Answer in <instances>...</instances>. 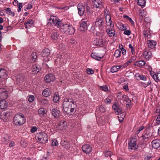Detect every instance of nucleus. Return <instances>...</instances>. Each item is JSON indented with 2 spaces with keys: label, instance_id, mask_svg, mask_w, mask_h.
I'll use <instances>...</instances> for the list:
<instances>
[{
  "label": "nucleus",
  "instance_id": "f257e3e1",
  "mask_svg": "<svg viewBox=\"0 0 160 160\" xmlns=\"http://www.w3.org/2000/svg\"><path fill=\"white\" fill-rule=\"evenodd\" d=\"M62 106L64 111L67 113L75 112L77 108L76 102L70 98H65Z\"/></svg>",
  "mask_w": 160,
  "mask_h": 160
},
{
  "label": "nucleus",
  "instance_id": "f03ea898",
  "mask_svg": "<svg viewBox=\"0 0 160 160\" xmlns=\"http://www.w3.org/2000/svg\"><path fill=\"white\" fill-rule=\"evenodd\" d=\"M50 21L51 23L53 24L58 27H60L59 29L61 32H67L69 25L65 24L62 25L61 24V21L59 20V19L55 16L51 17L50 19Z\"/></svg>",
  "mask_w": 160,
  "mask_h": 160
},
{
  "label": "nucleus",
  "instance_id": "7ed1b4c3",
  "mask_svg": "<svg viewBox=\"0 0 160 160\" xmlns=\"http://www.w3.org/2000/svg\"><path fill=\"white\" fill-rule=\"evenodd\" d=\"M78 13L80 16L84 15L88 18L91 12L90 8L87 5H83L82 3H79L78 6Z\"/></svg>",
  "mask_w": 160,
  "mask_h": 160
},
{
  "label": "nucleus",
  "instance_id": "20e7f679",
  "mask_svg": "<svg viewBox=\"0 0 160 160\" xmlns=\"http://www.w3.org/2000/svg\"><path fill=\"white\" fill-rule=\"evenodd\" d=\"M26 118L23 114H16L14 117L13 122L15 125L20 126L25 122Z\"/></svg>",
  "mask_w": 160,
  "mask_h": 160
},
{
  "label": "nucleus",
  "instance_id": "39448f33",
  "mask_svg": "<svg viewBox=\"0 0 160 160\" xmlns=\"http://www.w3.org/2000/svg\"><path fill=\"white\" fill-rule=\"evenodd\" d=\"M36 138L38 141L41 143H45L48 141V136L44 132L38 133L36 135Z\"/></svg>",
  "mask_w": 160,
  "mask_h": 160
},
{
  "label": "nucleus",
  "instance_id": "423d86ee",
  "mask_svg": "<svg viewBox=\"0 0 160 160\" xmlns=\"http://www.w3.org/2000/svg\"><path fill=\"white\" fill-rule=\"evenodd\" d=\"M137 138L136 137L132 138L128 143V149L130 150H136L138 148V145L136 143Z\"/></svg>",
  "mask_w": 160,
  "mask_h": 160
},
{
  "label": "nucleus",
  "instance_id": "0eeeda50",
  "mask_svg": "<svg viewBox=\"0 0 160 160\" xmlns=\"http://www.w3.org/2000/svg\"><path fill=\"white\" fill-rule=\"evenodd\" d=\"M105 22L104 19L102 17H98L95 22V27L102 29L105 25Z\"/></svg>",
  "mask_w": 160,
  "mask_h": 160
},
{
  "label": "nucleus",
  "instance_id": "6e6552de",
  "mask_svg": "<svg viewBox=\"0 0 160 160\" xmlns=\"http://www.w3.org/2000/svg\"><path fill=\"white\" fill-rule=\"evenodd\" d=\"M88 22L87 19H82L80 24V30L81 31H86L88 30Z\"/></svg>",
  "mask_w": 160,
  "mask_h": 160
},
{
  "label": "nucleus",
  "instance_id": "1a4fd4ad",
  "mask_svg": "<svg viewBox=\"0 0 160 160\" xmlns=\"http://www.w3.org/2000/svg\"><path fill=\"white\" fill-rule=\"evenodd\" d=\"M50 36L51 40L53 42H56L58 39L59 35L58 31L55 29H53L50 31Z\"/></svg>",
  "mask_w": 160,
  "mask_h": 160
},
{
  "label": "nucleus",
  "instance_id": "9d476101",
  "mask_svg": "<svg viewBox=\"0 0 160 160\" xmlns=\"http://www.w3.org/2000/svg\"><path fill=\"white\" fill-rule=\"evenodd\" d=\"M10 115L9 111L4 112L1 113L0 118L3 121L6 122L7 119L10 118Z\"/></svg>",
  "mask_w": 160,
  "mask_h": 160
},
{
  "label": "nucleus",
  "instance_id": "9b49d317",
  "mask_svg": "<svg viewBox=\"0 0 160 160\" xmlns=\"http://www.w3.org/2000/svg\"><path fill=\"white\" fill-rule=\"evenodd\" d=\"M55 77L52 73L46 75L44 77V80L46 82L49 83L54 80Z\"/></svg>",
  "mask_w": 160,
  "mask_h": 160
},
{
  "label": "nucleus",
  "instance_id": "f8f14e48",
  "mask_svg": "<svg viewBox=\"0 0 160 160\" xmlns=\"http://www.w3.org/2000/svg\"><path fill=\"white\" fill-rule=\"evenodd\" d=\"M61 145L63 148L66 149L69 148L71 147V145L69 141L67 139L62 140L61 142Z\"/></svg>",
  "mask_w": 160,
  "mask_h": 160
},
{
  "label": "nucleus",
  "instance_id": "ddd939ff",
  "mask_svg": "<svg viewBox=\"0 0 160 160\" xmlns=\"http://www.w3.org/2000/svg\"><path fill=\"white\" fill-rule=\"evenodd\" d=\"M82 151L86 154L89 153L92 151V147L89 145L86 144L83 145L82 147Z\"/></svg>",
  "mask_w": 160,
  "mask_h": 160
},
{
  "label": "nucleus",
  "instance_id": "4468645a",
  "mask_svg": "<svg viewBox=\"0 0 160 160\" xmlns=\"http://www.w3.org/2000/svg\"><path fill=\"white\" fill-rule=\"evenodd\" d=\"M41 70L40 66L36 64H33L32 68V72L33 74H37Z\"/></svg>",
  "mask_w": 160,
  "mask_h": 160
},
{
  "label": "nucleus",
  "instance_id": "2eb2a0df",
  "mask_svg": "<svg viewBox=\"0 0 160 160\" xmlns=\"http://www.w3.org/2000/svg\"><path fill=\"white\" fill-rule=\"evenodd\" d=\"M113 109L114 110H116V113L118 114H121L122 108L117 103H115L112 106Z\"/></svg>",
  "mask_w": 160,
  "mask_h": 160
},
{
  "label": "nucleus",
  "instance_id": "dca6fc26",
  "mask_svg": "<svg viewBox=\"0 0 160 160\" xmlns=\"http://www.w3.org/2000/svg\"><path fill=\"white\" fill-rule=\"evenodd\" d=\"M8 74L5 69L0 70V80L5 79L7 78Z\"/></svg>",
  "mask_w": 160,
  "mask_h": 160
},
{
  "label": "nucleus",
  "instance_id": "f3484780",
  "mask_svg": "<svg viewBox=\"0 0 160 160\" xmlns=\"http://www.w3.org/2000/svg\"><path fill=\"white\" fill-rule=\"evenodd\" d=\"M8 96V92L4 88L0 89V98L4 99L7 98Z\"/></svg>",
  "mask_w": 160,
  "mask_h": 160
},
{
  "label": "nucleus",
  "instance_id": "a211bd4d",
  "mask_svg": "<svg viewBox=\"0 0 160 160\" xmlns=\"http://www.w3.org/2000/svg\"><path fill=\"white\" fill-rule=\"evenodd\" d=\"M58 128L61 130L65 129L67 127V123L65 121H62L58 124Z\"/></svg>",
  "mask_w": 160,
  "mask_h": 160
},
{
  "label": "nucleus",
  "instance_id": "6ab92c4d",
  "mask_svg": "<svg viewBox=\"0 0 160 160\" xmlns=\"http://www.w3.org/2000/svg\"><path fill=\"white\" fill-rule=\"evenodd\" d=\"M93 44L96 46H101L103 45V40L102 39L96 38L93 41Z\"/></svg>",
  "mask_w": 160,
  "mask_h": 160
},
{
  "label": "nucleus",
  "instance_id": "aec40b11",
  "mask_svg": "<svg viewBox=\"0 0 160 160\" xmlns=\"http://www.w3.org/2000/svg\"><path fill=\"white\" fill-rule=\"evenodd\" d=\"M152 146L155 148H158L160 146V139H155L151 142Z\"/></svg>",
  "mask_w": 160,
  "mask_h": 160
},
{
  "label": "nucleus",
  "instance_id": "412c9836",
  "mask_svg": "<svg viewBox=\"0 0 160 160\" xmlns=\"http://www.w3.org/2000/svg\"><path fill=\"white\" fill-rule=\"evenodd\" d=\"M51 112L52 115L55 118H58L60 116V111L55 108L52 109Z\"/></svg>",
  "mask_w": 160,
  "mask_h": 160
},
{
  "label": "nucleus",
  "instance_id": "4be33fe9",
  "mask_svg": "<svg viewBox=\"0 0 160 160\" xmlns=\"http://www.w3.org/2000/svg\"><path fill=\"white\" fill-rule=\"evenodd\" d=\"M151 136V133L149 131H145L142 134V139L144 140L147 141V139L150 138Z\"/></svg>",
  "mask_w": 160,
  "mask_h": 160
},
{
  "label": "nucleus",
  "instance_id": "5701e85b",
  "mask_svg": "<svg viewBox=\"0 0 160 160\" xmlns=\"http://www.w3.org/2000/svg\"><path fill=\"white\" fill-rule=\"evenodd\" d=\"M147 44L149 48L152 49L156 45L157 42L153 40H150L148 41Z\"/></svg>",
  "mask_w": 160,
  "mask_h": 160
},
{
  "label": "nucleus",
  "instance_id": "b1692460",
  "mask_svg": "<svg viewBox=\"0 0 160 160\" xmlns=\"http://www.w3.org/2000/svg\"><path fill=\"white\" fill-rule=\"evenodd\" d=\"M143 55L144 57L147 60H149L152 58V53L148 51H144Z\"/></svg>",
  "mask_w": 160,
  "mask_h": 160
},
{
  "label": "nucleus",
  "instance_id": "393cba45",
  "mask_svg": "<svg viewBox=\"0 0 160 160\" xmlns=\"http://www.w3.org/2000/svg\"><path fill=\"white\" fill-rule=\"evenodd\" d=\"M62 61V59H61L60 57H58L55 59V63L58 67H61L63 65Z\"/></svg>",
  "mask_w": 160,
  "mask_h": 160
},
{
  "label": "nucleus",
  "instance_id": "a878e982",
  "mask_svg": "<svg viewBox=\"0 0 160 160\" xmlns=\"http://www.w3.org/2000/svg\"><path fill=\"white\" fill-rule=\"evenodd\" d=\"M52 92L51 89L49 88H47L44 90L42 92V95L45 97H48L50 95Z\"/></svg>",
  "mask_w": 160,
  "mask_h": 160
},
{
  "label": "nucleus",
  "instance_id": "bb28decb",
  "mask_svg": "<svg viewBox=\"0 0 160 160\" xmlns=\"http://www.w3.org/2000/svg\"><path fill=\"white\" fill-rule=\"evenodd\" d=\"M106 31L108 34L109 36L110 37H113L115 35V31L113 28H107Z\"/></svg>",
  "mask_w": 160,
  "mask_h": 160
},
{
  "label": "nucleus",
  "instance_id": "cd10ccee",
  "mask_svg": "<svg viewBox=\"0 0 160 160\" xmlns=\"http://www.w3.org/2000/svg\"><path fill=\"white\" fill-rule=\"evenodd\" d=\"M91 56L93 59L98 61L100 60L103 57V56H101L100 55H99L97 53L95 52L92 53L91 55Z\"/></svg>",
  "mask_w": 160,
  "mask_h": 160
},
{
  "label": "nucleus",
  "instance_id": "c85d7f7f",
  "mask_svg": "<svg viewBox=\"0 0 160 160\" xmlns=\"http://www.w3.org/2000/svg\"><path fill=\"white\" fill-rule=\"evenodd\" d=\"M102 2L101 0H92V3L94 8H98L101 5Z\"/></svg>",
  "mask_w": 160,
  "mask_h": 160
},
{
  "label": "nucleus",
  "instance_id": "c756f323",
  "mask_svg": "<svg viewBox=\"0 0 160 160\" xmlns=\"http://www.w3.org/2000/svg\"><path fill=\"white\" fill-rule=\"evenodd\" d=\"M50 53V51L49 49L45 48L41 52L42 55L43 57H47L49 56Z\"/></svg>",
  "mask_w": 160,
  "mask_h": 160
},
{
  "label": "nucleus",
  "instance_id": "7c9ffc66",
  "mask_svg": "<svg viewBox=\"0 0 160 160\" xmlns=\"http://www.w3.org/2000/svg\"><path fill=\"white\" fill-rule=\"evenodd\" d=\"M34 21L32 20H28L27 22L25 23V28H30L33 25Z\"/></svg>",
  "mask_w": 160,
  "mask_h": 160
},
{
  "label": "nucleus",
  "instance_id": "2f4dec72",
  "mask_svg": "<svg viewBox=\"0 0 160 160\" xmlns=\"http://www.w3.org/2000/svg\"><path fill=\"white\" fill-rule=\"evenodd\" d=\"M122 98L123 100L126 102V105L127 106L131 105V100L127 96L124 95L122 96Z\"/></svg>",
  "mask_w": 160,
  "mask_h": 160
},
{
  "label": "nucleus",
  "instance_id": "473e14b6",
  "mask_svg": "<svg viewBox=\"0 0 160 160\" xmlns=\"http://www.w3.org/2000/svg\"><path fill=\"white\" fill-rule=\"evenodd\" d=\"M68 29L66 32V34L69 35L72 34L74 33L75 32V29L72 26L69 25Z\"/></svg>",
  "mask_w": 160,
  "mask_h": 160
},
{
  "label": "nucleus",
  "instance_id": "72a5a7b5",
  "mask_svg": "<svg viewBox=\"0 0 160 160\" xmlns=\"http://www.w3.org/2000/svg\"><path fill=\"white\" fill-rule=\"evenodd\" d=\"M8 106V104L6 101L1 100L0 101V108L1 109H4L6 108Z\"/></svg>",
  "mask_w": 160,
  "mask_h": 160
},
{
  "label": "nucleus",
  "instance_id": "f704fd0d",
  "mask_svg": "<svg viewBox=\"0 0 160 160\" xmlns=\"http://www.w3.org/2000/svg\"><path fill=\"white\" fill-rule=\"evenodd\" d=\"M121 67V65L113 66L110 69V71L112 73L116 72L119 70Z\"/></svg>",
  "mask_w": 160,
  "mask_h": 160
},
{
  "label": "nucleus",
  "instance_id": "c9c22d12",
  "mask_svg": "<svg viewBox=\"0 0 160 160\" xmlns=\"http://www.w3.org/2000/svg\"><path fill=\"white\" fill-rule=\"evenodd\" d=\"M38 113L39 116L41 117H43L46 114L45 109L43 108H41L39 109Z\"/></svg>",
  "mask_w": 160,
  "mask_h": 160
},
{
  "label": "nucleus",
  "instance_id": "e433bc0d",
  "mask_svg": "<svg viewBox=\"0 0 160 160\" xmlns=\"http://www.w3.org/2000/svg\"><path fill=\"white\" fill-rule=\"evenodd\" d=\"M7 14L13 17L15 15L14 12L12 11L11 9L10 8H8L5 9Z\"/></svg>",
  "mask_w": 160,
  "mask_h": 160
},
{
  "label": "nucleus",
  "instance_id": "4c0bfd02",
  "mask_svg": "<svg viewBox=\"0 0 160 160\" xmlns=\"http://www.w3.org/2000/svg\"><path fill=\"white\" fill-rule=\"evenodd\" d=\"M137 3L138 5L143 7L146 4L145 0H137Z\"/></svg>",
  "mask_w": 160,
  "mask_h": 160
},
{
  "label": "nucleus",
  "instance_id": "58836bf2",
  "mask_svg": "<svg viewBox=\"0 0 160 160\" xmlns=\"http://www.w3.org/2000/svg\"><path fill=\"white\" fill-rule=\"evenodd\" d=\"M58 94L57 92L55 93L53 98V101L55 102H57L59 100Z\"/></svg>",
  "mask_w": 160,
  "mask_h": 160
},
{
  "label": "nucleus",
  "instance_id": "ea45409f",
  "mask_svg": "<svg viewBox=\"0 0 160 160\" xmlns=\"http://www.w3.org/2000/svg\"><path fill=\"white\" fill-rule=\"evenodd\" d=\"M39 101L42 105H47L48 103V100L44 98L39 99Z\"/></svg>",
  "mask_w": 160,
  "mask_h": 160
},
{
  "label": "nucleus",
  "instance_id": "a19ab883",
  "mask_svg": "<svg viewBox=\"0 0 160 160\" xmlns=\"http://www.w3.org/2000/svg\"><path fill=\"white\" fill-rule=\"evenodd\" d=\"M112 100V98L111 97H108L104 100L105 103L107 104H108L111 103Z\"/></svg>",
  "mask_w": 160,
  "mask_h": 160
},
{
  "label": "nucleus",
  "instance_id": "79ce46f5",
  "mask_svg": "<svg viewBox=\"0 0 160 160\" xmlns=\"http://www.w3.org/2000/svg\"><path fill=\"white\" fill-rule=\"evenodd\" d=\"M121 54V51L119 50H116L114 52V55L116 58H118L120 57Z\"/></svg>",
  "mask_w": 160,
  "mask_h": 160
},
{
  "label": "nucleus",
  "instance_id": "37998d69",
  "mask_svg": "<svg viewBox=\"0 0 160 160\" xmlns=\"http://www.w3.org/2000/svg\"><path fill=\"white\" fill-rule=\"evenodd\" d=\"M138 66L140 67H142L146 64L145 61L144 60H141L138 62Z\"/></svg>",
  "mask_w": 160,
  "mask_h": 160
},
{
  "label": "nucleus",
  "instance_id": "c03bdc74",
  "mask_svg": "<svg viewBox=\"0 0 160 160\" xmlns=\"http://www.w3.org/2000/svg\"><path fill=\"white\" fill-rule=\"evenodd\" d=\"M104 15L106 22L111 21V18L110 14L106 13Z\"/></svg>",
  "mask_w": 160,
  "mask_h": 160
},
{
  "label": "nucleus",
  "instance_id": "a18cd8bd",
  "mask_svg": "<svg viewBox=\"0 0 160 160\" xmlns=\"http://www.w3.org/2000/svg\"><path fill=\"white\" fill-rule=\"evenodd\" d=\"M99 110L101 112H103L106 111V108L104 105H100L98 108Z\"/></svg>",
  "mask_w": 160,
  "mask_h": 160
},
{
  "label": "nucleus",
  "instance_id": "49530a36",
  "mask_svg": "<svg viewBox=\"0 0 160 160\" xmlns=\"http://www.w3.org/2000/svg\"><path fill=\"white\" fill-rule=\"evenodd\" d=\"M99 87L100 89L102 90L103 91H108V87L106 85H104L103 86H100Z\"/></svg>",
  "mask_w": 160,
  "mask_h": 160
},
{
  "label": "nucleus",
  "instance_id": "de8ad7c7",
  "mask_svg": "<svg viewBox=\"0 0 160 160\" xmlns=\"http://www.w3.org/2000/svg\"><path fill=\"white\" fill-rule=\"evenodd\" d=\"M129 47L131 49V52L132 54H135V51L134 48L133 47L131 44H130L129 45Z\"/></svg>",
  "mask_w": 160,
  "mask_h": 160
},
{
  "label": "nucleus",
  "instance_id": "09e8293b",
  "mask_svg": "<svg viewBox=\"0 0 160 160\" xmlns=\"http://www.w3.org/2000/svg\"><path fill=\"white\" fill-rule=\"evenodd\" d=\"M37 58V55L36 52H33L31 55V59L34 61H35V60Z\"/></svg>",
  "mask_w": 160,
  "mask_h": 160
},
{
  "label": "nucleus",
  "instance_id": "8fccbe9b",
  "mask_svg": "<svg viewBox=\"0 0 160 160\" xmlns=\"http://www.w3.org/2000/svg\"><path fill=\"white\" fill-rule=\"evenodd\" d=\"M125 117V115L123 114H121L120 116L118 117V119L120 122H122L124 118Z\"/></svg>",
  "mask_w": 160,
  "mask_h": 160
},
{
  "label": "nucleus",
  "instance_id": "3c124183",
  "mask_svg": "<svg viewBox=\"0 0 160 160\" xmlns=\"http://www.w3.org/2000/svg\"><path fill=\"white\" fill-rule=\"evenodd\" d=\"M8 138V137L7 136L4 137L2 139V141L5 143H7L9 141V140Z\"/></svg>",
  "mask_w": 160,
  "mask_h": 160
},
{
  "label": "nucleus",
  "instance_id": "603ef678",
  "mask_svg": "<svg viewBox=\"0 0 160 160\" xmlns=\"http://www.w3.org/2000/svg\"><path fill=\"white\" fill-rule=\"evenodd\" d=\"M112 155L111 152L109 151H107L104 153L105 156L106 157H111Z\"/></svg>",
  "mask_w": 160,
  "mask_h": 160
},
{
  "label": "nucleus",
  "instance_id": "864d4df0",
  "mask_svg": "<svg viewBox=\"0 0 160 160\" xmlns=\"http://www.w3.org/2000/svg\"><path fill=\"white\" fill-rule=\"evenodd\" d=\"M34 97L33 95H30L28 98V100L29 102H32L34 101Z\"/></svg>",
  "mask_w": 160,
  "mask_h": 160
},
{
  "label": "nucleus",
  "instance_id": "5fc2aeb1",
  "mask_svg": "<svg viewBox=\"0 0 160 160\" xmlns=\"http://www.w3.org/2000/svg\"><path fill=\"white\" fill-rule=\"evenodd\" d=\"M37 129L38 128L37 127L35 126H33L31 127L30 131L32 133H34L37 131Z\"/></svg>",
  "mask_w": 160,
  "mask_h": 160
},
{
  "label": "nucleus",
  "instance_id": "6e6d98bb",
  "mask_svg": "<svg viewBox=\"0 0 160 160\" xmlns=\"http://www.w3.org/2000/svg\"><path fill=\"white\" fill-rule=\"evenodd\" d=\"M152 156L151 155H148L144 158V160H151Z\"/></svg>",
  "mask_w": 160,
  "mask_h": 160
},
{
  "label": "nucleus",
  "instance_id": "4d7b16f0",
  "mask_svg": "<svg viewBox=\"0 0 160 160\" xmlns=\"http://www.w3.org/2000/svg\"><path fill=\"white\" fill-rule=\"evenodd\" d=\"M58 144V143L57 141L55 139H54L52 140V145L53 146H57Z\"/></svg>",
  "mask_w": 160,
  "mask_h": 160
},
{
  "label": "nucleus",
  "instance_id": "13d9d810",
  "mask_svg": "<svg viewBox=\"0 0 160 160\" xmlns=\"http://www.w3.org/2000/svg\"><path fill=\"white\" fill-rule=\"evenodd\" d=\"M107 23V25L108 26H110L111 27H114V25L112 24L111 21L106 22Z\"/></svg>",
  "mask_w": 160,
  "mask_h": 160
},
{
  "label": "nucleus",
  "instance_id": "bf43d9fd",
  "mask_svg": "<svg viewBox=\"0 0 160 160\" xmlns=\"http://www.w3.org/2000/svg\"><path fill=\"white\" fill-rule=\"evenodd\" d=\"M87 72L88 74H92L94 73V71L91 69L88 68L87 69Z\"/></svg>",
  "mask_w": 160,
  "mask_h": 160
},
{
  "label": "nucleus",
  "instance_id": "052dcab7",
  "mask_svg": "<svg viewBox=\"0 0 160 160\" xmlns=\"http://www.w3.org/2000/svg\"><path fill=\"white\" fill-rule=\"evenodd\" d=\"M22 7V5L21 3H20L18 4V11L20 12L21 11V9Z\"/></svg>",
  "mask_w": 160,
  "mask_h": 160
},
{
  "label": "nucleus",
  "instance_id": "680f3d73",
  "mask_svg": "<svg viewBox=\"0 0 160 160\" xmlns=\"http://www.w3.org/2000/svg\"><path fill=\"white\" fill-rule=\"evenodd\" d=\"M16 78L17 79V80L18 82L22 81L23 80V79L22 77H21V78L20 75H19L17 76Z\"/></svg>",
  "mask_w": 160,
  "mask_h": 160
},
{
  "label": "nucleus",
  "instance_id": "e2e57ef3",
  "mask_svg": "<svg viewBox=\"0 0 160 160\" xmlns=\"http://www.w3.org/2000/svg\"><path fill=\"white\" fill-rule=\"evenodd\" d=\"M138 77L141 80L144 81L146 80V78L143 75H139Z\"/></svg>",
  "mask_w": 160,
  "mask_h": 160
},
{
  "label": "nucleus",
  "instance_id": "0e129e2a",
  "mask_svg": "<svg viewBox=\"0 0 160 160\" xmlns=\"http://www.w3.org/2000/svg\"><path fill=\"white\" fill-rule=\"evenodd\" d=\"M127 29V28L126 26H125L123 24L121 25L120 27V29L122 31H124L126 30Z\"/></svg>",
  "mask_w": 160,
  "mask_h": 160
},
{
  "label": "nucleus",
  "instance_id": "69168bd1",
  "mask_svg": "<svg viewBox=\"0 0 160 160\" xmlns=\"http://www.w3.org/2000/svg\"><path fill=\"white\" fill-rule=\"evenodd\" d=\"M156 123L158 124H160V114L158 116L156 120Z\"/></svg>",
  "mask_w": 160,
  "mask_h": 160
},
{
  "label": "nucleus",
  "instance_id": "338daca9",
  "mask_svg": "<svg viewBox=\"0 0 160 160\" xmlns=\"http://www.w3.org/2000/svg\"><path fill=\"white\" fill-rule=\"evenodd\" d=\"M120 49H121V51L122 52V54L124 55L126 54V51L125 49L123 46H122L121 48H120Z\"/></svg>",
  "mask_w": 160,
  "mask_h": 160
},
{
  "label": "nucleus",
  "instance_id": "774afa93",
  "mask_svg": "<svg viewBox=\"0 0 160 160\" xmlns=\"http://www.w3.org/2000/svg\"><path fill=\"white\" fill-rule=\"evenodd\" d=\"M144 128V127L142 126H140L137 130V133H138L139 132L142 130Z\"/></svg>",
  "mask_w": 160,
  "mask_h": 160
}]
</instances>
